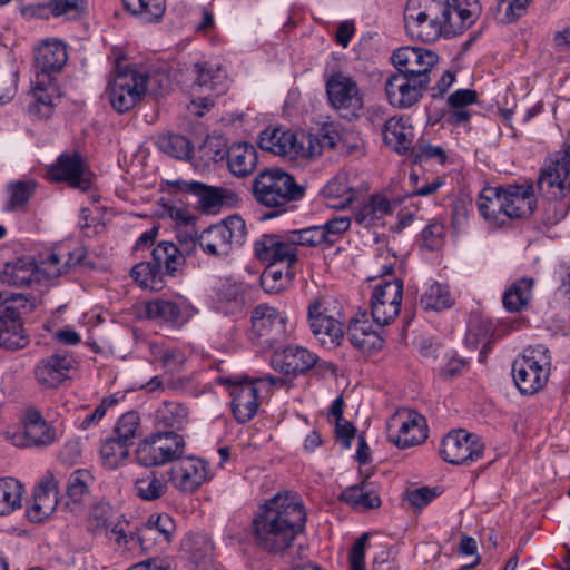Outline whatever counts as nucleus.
I'll list each match as a JSON object with an SVG mask.
<instances>
[{"mask_svg": "<svg viewBox=\"0 0 570 570\" xmlns=\"http://www.w3.org/2000/svg\"><path fill=\"white\" fill-rule=\"evenodd\" d=\"M306 511L296 493H277L262 504L253 519L255 544L269 553H283L305 530Z\"/></svg>", "mask_w": 570, "mask_h": 570, "instance_id": "obj_1", "label": "nucleus"}, {"mask_svg": "<svg viewBox=\"0 0 570 570\" xmlns=\"http://www.w3.org/2000/svg\"><path fill=\"white\" fill-rule=\"evenodd\" d=\"M537 187L544 198L541 220L547 227L554 226L570 209V145L549 159L541 169Z\"/></svg>", "mask_w": 570, "mask_h": 570, "instance_id": "obj_2", "label": "nucleus"}, {"mask_svg": "<svg viewBox=\"0 0 570 570\" xmlns=\"http://www.w3.org/2000/svg\"><path fill=\"white\" fill-rule=\"evenodd\" d=\"M537 206L533 186L529 184L484 188L478 200V209L487 220L502 226L507 219L527 218Z\"/></svg>", "mask_w": 570, "mask_h": 570, "instance_id": "obj_3", "label": "nucleus"}, {"mask_svg": "<svg viewBox=\"0 0 570 570\" xmlns=\"http://www.w3.org/2000/svg\"><path fill=\"white\" fill-rule=\"evenodd\" d=\"M252 193L259 205L272 209L263 218L272 219L294 209L293 203L305 197L306 186L296 183L292 174L279 167H267L254 178Z\"/></svg>", "mask_w": 570, "mask_h": 570, "instance_id": "obj_4", "label": "nucleus"}, {"mask_svg": "<svg viewBox=\"0 0 570 570\" xmlns=\"http://www.w3.org/2000/svg\"><path fill=\"white\" fill-rule=\"evenodd\" d=\"M185 255L171 242H160L151 252V259L136 264L130 276L144 288L159 291L165 277H176L185 265Z\"/></svg>", "mask_w": 570, "mask_h": 570, "instance_id": "obj_5", "label": "nucleus"}, {"mask_svg": "<svg viewBox=\"0 0 570 570\" xmlns=\"http://www.w3.org/2000/svg\"><path fill=\"white\" fill-rule=\"evenodd\" d=\"M550 370L549 350L542 344L529 346L512 363L514 384L522 395H533L547 385Z\"/></svg>", "mask_w": 570, "mask_h": 570, "instance_id": "obj_6", "label": "nucleus"}, {"mask_svg": "<svg viewBox=\"0 0 570 570\" xmlns=\"http://www.w3.org/2000/svg\"><path fill=\"white\" fill-rule=\"evenodd\" d=\"M35 306V298L30 301L23 293L0 292V346L20 350L29 344L18 309L21 307L30 313Z\"/></svg>", "mask_w": 570, "mask_h": 570, "instance_id": "obj_7", "label": "nucleus"}, {"mask_svg": "<svg viewBox=\"0 0 570 570\" xmlns=\"http://www.w3.org/2000/svg\"><path fill=\"white\" fill-rule=\"evenodd\" d=\"M167 185L174 196L194 199V207L203 214H216L222 207H233L239 200L238 195L230 189L198 180L176 179L167 181Z\"/></svg>", "mask_w": 570, "mask_h": 570, "instance_id": "obj_8", "label": "nucleus"}, {"mask_svg": "<svg viewBox=\"0 0 570 570\" xmlns=\"http://www.w3.org/2000/svg\"><path fill=\"white\" fill-rule=\"evenodd\" d=\"M247 234L245 220L230 215L218 224L205 228L198 237L199 247L207 254L225 257L234 246H242Z\"/></svg>", "mask_w": 570, "mask_h": 570, "instance_id": "obj_9", "label": "nucleus"}, {"mask_svg": "<svg viewBox=\"0 0 570 570\" xmlns=\"http://www.w3.org/2000/svg\"><path fill=\"white\" fill-rule=\"evenodd\" d=\"M184 450L183 435L159 429L138 444L136 458L140 465L151 468L180 459Z\"/></svg>", "mask_w": 570, "mask_h": 570, "instance_id": "obj_10", "label": "nucleus"}, {"mask_svg": "<svg viewBox=\"0 0 570 570\" xmlns=\"http://www.w3.org/2000/svg\"><path fill=\"white\" fill-rule=\"evenodd\" d=\"M148 76L129 67L118 72L108 83L107 95L112 108L118 114H124L134 108L145 96Z\"/></svg>", "mask_w": 570, "mask_h": 570, "instance_id": "obj_11", "label": "nucleus"}, {"mask_svg": "<svg viewBox=\"0 0 570 570\" xmlns=\"http://www.w3.org/2000/svg\"><path fill=\"white\" fill-rule=\"evenodd\" d=\"M46 179L51 183H66L69 187L87 191L92 186V173L78 151L62 153L46 169Z\"/></svg>", "mask_w": 570, "mask_h": 570, "instance_id": "obj_12", "label": "nucleus"}, {"mask_svg": "<svg viewBox=\"0 0 570 570\" xmlns=\"http://www.w3.org/2000/svg\"><path fill=\"white\" fill-rule=\"evenodd\" d=\"M425 78L419 79L403 71L395 70L385 80V94L391 106L409 109L416 105L429 88Z\"/></svg>", "mask_w": 570, "mask_h": 570, "instance_id": "obj_13", "label": "nucleus"}, {"mask_svg": "<svg viewBox=\"0 0 570 570\" xmlns=\"http://www.w3.org/2000/svg\"><path fill=\"white\" fill-rule=\"evenodd\" d=\"M403 298V281H383L375 285L371 296L373 321L381 326L390 324L400 313Z\"/></svg>", "mask_w": 570, "mask_h": 570, "instance_id": "obj_14", "label": "nucleus"}, {"mask_svg": "<svg viewBox=\"0 0 570 570\" xmlns=\"http://www.w3.org/2000/svg\"><path fill=\"white\" fill-rule=\"evenodd\" d=\"M68 60L66 45L58 39L42 41L35 51V73L38 86L51 83L56 80Z\"/></svg>", "mask_w": 570, "mask_h": 570, "instance_id": "obj_15", "label": "nucleus"}, {"mask_svg": "<svg viewBox=\"0 0 570 570\" xmlns=\"http://www.w3.org/2000/svg\"><path fill=\"white\" fill-rule=\"evenodd\" d=\"M391 61L395 70L424 79L431 82L430 72L439 62V56L433 50L421 47H401L393 51Z\"/></svg>", "mask_w": 570, "mask_h": 570, "instance_id": "obj_16", "label": "nucleus"}, {"mask_svg": "<svg viewBox=\"0 0 570 570\" xmlns=\"http://www.w3.org/2000/svg\"><path fill=\"white\" fill-rule=\"evenodd\" d=\"M325 90L330 105L336 110H346L355 116L363 107L356 81L341 71L326 79Z\"/></svg>", "mask_w": 570, "mask_h": 570, "instance_id": "obj_17", "label": "nucleus"}, {"mask_svg": "<svg viewBox=\"0 0 570 570\" xmlns=\"http://www.w3.org/2000/svg\"><path fill=\"white\" fill-rule=\"evenodd\" d=\"M413 14L416 21L445 20L463 24V7L461 0H407L404 16Z\"/></svg>", "mask_w": 570, "mask_h": 570, "instance_id": "obj_18", "label": "nucleus"}, {"mask_svg": "<svg viewBox=\"0 0 570 570\" xmlns=\"http://www.w3.org/2000/svg\"><path fill=\"white\" fill-rule=\"evenodd\" d=\"M289 230L283 234H264L254 244L255 256L265 263H297V248L289 240Z\"/></svg>", "mask_w": 570, "mask_h": 570, "instance_id": "obj_19", "label": "nucleus"}, {"mask_svg": "<svg viewBox=\"0 0 570 570\" xmlns=\"http://www.w3.org/2000/svg\"><path fill=\"white\" fill-rule=\"evenodd\" d=\"M225 383H228L232 387L230 395L232 411L236 421L240 424L250 421L258 410V390L252 381L244 379L234 380L232 377L225 379Z\"/></svg>", "mask_w": 570, "mask_h": 570, "instance_id": "obj_20", "label": "nucleus"}, {"mask_svg": "<svg viewBox=\"0 0 570 570\" xmlns=\"http://www.w3.org/2000/svg\"><path fill=\"white\" fill-rule=\"evenodd\" d=\"M250 322L252 334L257 338L266 337L265 343L268 344L278 341L285 333V316L266 304H259L253 309Z\"/></svg>", "mask_w": 570, "mask_h": 570, "instance_id": "obj_21", "label": "nucleus"}, {"mask_svg": "<svg viewBox=\"0 0 570 570\" xmlns=\"http://www.w3.org/2000/svg\"><path fill=\"white\" fill-rule=\"evenodd\" d=\"M42 277L46 278L45 267H39L36 261L29 256L6 263L0 274L1 283L13 287H26L33 283H40Z\"/></svg>", "mask_w": 570, "mask_h": 570, "instance_id": "obj_22", "label": "nucleus"}, {"mask_svg": "<svg viewBox=\"0 0 570 570\" xmlns=\"http://www.w3.org/2000/svg\"><path fill=\"white\" fill-rule=\"evenodd\" d=\"M227 158V166L230 173L237 177H247L250 175L258 163V154L254 145L248 142L233 144L226 151L217 149L210 158L218 161Z\"/></svg>", "mask_w": 570, "mask_h": 570, "instance_id": "obj_23", "label": "nucleus"}, {"mask_svg": "<svg viewBox=\"0 0 570 570\" xmlns=\"http://www.w3.org/2000/svg\"><path fill=\"white\" fill-rule=\"evenodd\" d=\"M176 532L175 520L167 513L150 514L145 524L137 530V538L144 550L155 544H169Z\"/></svg>", "mask_w": 570, "mask_h": 570, "instance_id": "obj_24", "label": "nucleus"}, {"mask_svg": "<svg viewBox=\"0 0 570 570\" xmlns=\"http://www.w3.org/2000/svg\"><path fill=\"white\" fill-rule=\"evenodd\" d=\"M316 363L317 356L301 346H286L272 356L273 367L285 375L304 374Z\"/></svg>", "mask_w": 570, "mask_h": 570, "instance_id": "obj_25", "label": "nucleus"}, {"mask_svg": "<svg viewBox=\"0 0 570 570\" xmlns=\"http://www.w3.org/2000/svg\"><path fill=\"white\" fill-rule=\"evenodd\" d=\"M404 26L406 33L411 38H416L423 42H433L438 40L442 35L451 37L461 35L463 32V24L456 22H445V20H424L422 22L416 21L412 13L404 16Z\"/></svg>", "mask_w": 570, "mask_h": 570, "instance_id": "obj_26", "label": "nucleus"}, {"mask_svg": "<svg viewBox=\"0 0 570 570\" xmlns=\"http://www.w3.org/2000/svg\"><path fill=\"white\" fill-rule=\"evenodd\" d=\"M86 257L87 250L82 246L76 247L73 250H65L62 247L52 250L42 261L46 278H57L78 266L94 268L95 264L87 262Z\"/></svg>", "mask_w": 570, "mask_h": 570, "instance_id": "obj_27", "label": "nucleus"}, {"mask_svg": "<svg viewBox=\"0 0 570 570\" xmlns=\"http://www.w3.org/2000/svg\"><path fill=\"white\" fill-rule=\"evenodd\" d=\"M168 474L176 488L183 492L195 491L210 478L207 462L193 456L183 460L179 466L171 469Z\"/></svg>", "mask_w": 570, "mask_h": 570, "instance_id": "obj_28", "label": "nucleus"}, {"mask_svg": "<svg viewBox=\"0 0 570 570\" xmlns=\"http://www.w3.org/2000/svg\"><path fill=\"white\" fill-rule=\"evenodd\" d=\"M72 367V357L66 352H57L37 364L35 375L41 385L57 387L68 379L67 374Z\"/></svg>", "mask_w": 570, "mask_h": 570, "instance_id": "obj_29", "label": "nucleus"}, {"mask_svg": "<svg viewBox=\"0 0 570 570\" xmlns=\"http://www.w3.org/2000/svg\"><path fill=\"white\" fill-rule=\"evenodd\" d=\"M307 318L313 334L323 343L338 345L344 337L343 324L322 312L320 302L309 304Z\"/></svg>", "mask_w": 570, "mask_h": 570, "instance_id": "obj_30", "label": "nucleus"}, {"mask_svg": "<svg viewBox=\"0 0 570 570\" xmlns=\"http://www.w3.org/2000/svg\"><path fill=\"white\" fill-rule=\"evenodd\" d=\"M83 0H49L47 3L30 4L22 8L23 16L47 19L63 17L67 20L78 19L83 12Z\"/></svg>", "mask_w": 570, "mask_h": 570, "instance_id": "obj_31", "label": "nucleus"}, {"mask_svg": "<svg viewBox=\"0 0 570 570\" xmlns=\"http://www.w3.org/2000/svg\"><path fill=\"white\" fill-rule=\"evenodd\" d=\"M258 146L264 151L279 156L293 157L299 153L302 145L292 132L281 128H267L259 134Z\"/></svg>", "mask_w": 570, "mask_h": 570, "instance_id": "obj_32", "label": "nucleus"}, {"mask_svg": "<svg viewBox=\"0 0 570 570\" xmlns=\"http://www.w3.org/2000/svg\"><path fill=\"white\" fill-rule=\"evenodd\" d=\"M191 72L195 75L194 90L199 88L209 91L213 96H220L226 92L228 81L220 67L209 62H197L194 63Z\"/></svg>", "mask_w": 570, "mask_h": 570, "instance_id": "obj_33", "label": "nucleus"}, {"mask_svg": "<svg viewBox=\"0 0 570 570\" xmlns=\"http://www.w3.org/2000/svg\"><path fill=\"white\" fill-rule=\"evenodd\" d=\"M428 438L425 419L416 412L410 413L401 423L396 434H389V440L400 449H407L423 443Z\"/></svg>", "mask_w": 570, "mask_h": 570, "instance_id": "obj_34", "label": "nucleus"}, {"mask_svg": "<svg viewBox=\"0 0 570 570\" xmlns=\"http://www.w3.org/2000/svg\"><path fill=\"white\" fill-rule=\"evenodd\" d=\"M392 205L387 197L381 194H373L368 200L363 203L354 212L355 222L365 227L371 228L381 224L383 218L392 214Z\"/></svg>", "mask_w": 570, "mask_h": 570, "instance_id": "obj_35", "label": "nucleus"}, {"mask_svg": "<svg viewBox=\"0 0 570 570\" xmlns=\"http://www.w3.org/2000/svg\"><path fill=\"white\" fill-rule=\"evenodd\" d=\"M338 500L353 508H363L366 510L376 509L382 504L375 485L367 479L361 481L358 484L345 488L340 493Z\"/></svg>", "mask_w": 570, "mask_h": 570, "instance_id": "obj_36", "label": "nucleus"}, {"mask_svg": "<svg viewBox=\"0 0 570 570\" xmlns=\"http://www.w3.org/2000/svg\"><path fill=\"white\" fill-rule=\"evenodd\" d=\"M383 141L400 155L412 149V127L406 126L402 118L391 117L383 127Z\"/></svg>", "mask_w": 570, "mask_h": 570, "instance_id": "obj_37", "label": "nucleus"}, {"mask_svg": "<svg viewBox=\"0 0 570 570\" xmlns=\"http://www.w3.org/2000/svg\"><path fill=\"white\" fill-rule=\"evenodd\" d=\"M347 335L351 344L363 352L380 351L384 345V338L371 330L367 321L353 320Z\"/></svg>", "mask_w": 570, "mask_h": 570, "instance_id": "obj_38", "label": "nucleus"}, {"mask_svg": "<svg viewBox=\"0 0 570 570\" xmlns=\"http://www.w3.org/2000/svg\"><path fill=\"white\" fill-rule=\"evenodd\" d=\"M188 422V409L177 402H164L156 411L158 430L181 431Z\"/></svg>", "mask_w": 570, "mask_h": 570, "instance_id": "obj_39", "label": "nucleus"}, {"mask_svg": "<svg viewBox=\"0 0 570 570\" xmlns=\"http://www.w3.org/2000/svg\"><path fill=\"white\" fill-rule=\"evenodd\" d=\"M533 281L521 278L514 282L503 294L502 304L508 312L518 313L527 307L532 298Z\"/></svg>", "mask_w": 570, "mask_h": 570, "instance_id": "obj_40", "label": "nucleus"}, {"mask_svg": "<svg viewBox=\"0 0 570 570\" xmlns=\"http://www.w3.org/2000/svg\"><path fill=\"white\" fill-rule=\"evenodd\" d=\"M136 495L142 501H155L161 498L168 490L166 475L149 472L136 480L134 484Z\"/></svg>", "mask_w": 570, "mask_h": 570, "instance_id": "obj_41", "label": "nucleus"}, {"mask_svg": "<svg viewBox=\"0 0 570 570\" xmlns=\"http://www.w3.org/2000/svg\"><path fill=\"white\" fill-rule=\"evenodd\" d=\"M24 435L33 445H47L53 441L50 426L36 410H28L26 413Z\"/></svg>", "mask_w": 570, "mask_h": 570, "instance_id": "obj_42", "label": "nucleus"}, {"mask_svg": "<svg viewBox=\"0 0 570 570\" xmlns=\"http://www.w3.org/2000/svg\"><path fill=\"white\" fill-rule=\"evenodd\" d=\"M419 304L424 311L441 312L452 306L453 298L446 285L431 281L426 284Z\"/></svg>", "mask_w": 570, "mask_h": 570, "instance_id": "obj_43", "label": "nucleus"}, {"mask_svg": "<svg viewBox=\"0 0 570 570\" xmlns=\"http://www.w3.org/2000/svg\"><path fill=\"white\" fill-rule=\"evenodd\" d=\"M268 266L261 275V286L266 293H279L289 284L295 275L294 265L286 264L283 271L279 263H267Z\"/></svg>", "mask_w": 570, "mask_h": 570, "instance_id": "obj_44", "label": "nucleus"}, {"mask_svg": "<svg viewBox=\"0 0 570 570\" xmlns=\"http://www.w3.org/2000/svg\"><path fill=\"white\" fill-rule=\"evenodd\" d=\"M156 145L161 153L179 160H189L194 151L191 141L179 134L160 135Z\"/></svg>", "mask_w": 570, "mask_h": 570, "instance_id": "obj_45", "label": "nucleus"}, {"mask_svg": "<svg viewBox=\"0 0 570 570\" xmlns=\"http://www.w3.org/2000/svg\"><path fill=\"white\" fill-rule=\"evenodd\" d=\"M23 484L14 478L0 479V515H7L21 507Z\"/></svg>", "mask_w": 570, "mask_h": 570, "instance_id": "obj_46", "label": "nucleus"}, {"mask_svg": "<svg viewBox=\"0 0 570 570\" xmlns=\"http://www.w3.org/2000/svg\"><path fill=\"white\" fill-rule=\"evenodd\" d=\"M124 7L142 22H156L165 13V0H122Z\"/></svg>", "mask_w": 570, "mask_h": 570, "instance_id": "obj_47", "label": "nucleus"}, {"mask_svg": "<svg viewBox=\"0 0 570 570\" xmlns=\"http://www.w3.org/2000/svg\"><path fill=\"white\" fill-rule=\"evenodd\" d=\"M33 499L42 504L45 512H53L59 500V484L52 473H48L33 492Z\"/></svg>", "mask_w": 570, "mask_h": 570, "instance_id": "obj_48", "label": "nucleus"}, {"mask_svg": "<svg viewBox=\"0 0 570 570\" xmlns=\"http://www.w3.org/2000/svg\"><path fill=\"white\" fill-rule=\"evenodd\" d=\"M463 429H455L450 431L441 442L440 455L441 458L451 464L461 465L463 464Z\"/></svg>", "mask_w": 570, "mask_h": 570, "instance_id": "obj_49", "label": "nucleus"}, {"mask_svg": "<svg viewBox=\"0 0 570 570\" xmlns=\"http://www.w3.org/2000/svg\"><path fill=\"white\" fill-rule=\"evenodd\" d=\"M92 476L88 470L78 469L73 471L67 481L66 495L73 503L83 502L89 494Z\"/></svg>", "mask_w": 570, "mask_h": 570, "instance_id": "obj_50", "label": "nucleus"}, {"mask_svg": "<svg viewBox=\"0 0 570 570\" xmlns=\"http://www.w3.org/2000/svg\"><path fill=\"white\" fill-rule=\"evenodd\" d=\"M140 417L138 412L129 411L122 414L114 429V435L120 443L127 448L134 443V439L137 436L139 429Z\"/></svg>", "mask_w": 570, "mask_h": 570, "instance_id": "obj_51", "label": "nucleus"}, {"mask_svg": "<svg viewBox=\"0 0 570 570\" xmlns=\"http://www.w3.org/2000/svg\"><path fill=\"white\" fill-rule=\"evenodd\" d=\"M287 240L294 244L295 248H297V246L326 247V239L322 225L289 230V238H287Z\"/></svg>", "mask_w": 570, "mask_h": 570, "instance_id": "obj_52", "label": "nucleus"}, {"mask_svg": "<svg viewBox=\"0 0 570 570\" xmlns=\"http://www.w3.org/2000/svg\"><path fill=\"white\" fill-rule=\"evenodd\" d=\"M146 316L150 320L176 322L180 317V307L171 301L157 299L146 304Z\"/></svg>", "mask_w": 570, "mask_h": 570, "instance_id": "obj_53", "label": "nucleus"}, {"mask_svg": "<svg viewBox=\"0 0 570 570\" xmlns=\"http://www.w3.org/2000/svg\"><path fill=\"white\" fill-rule=\"evenodd\" d=\"M37 181L33 179L21 180L9 185L10 198L6 205V210H14L26 205L37 188Z\"/></svg>", "mask_w": 570, "mask_h": 570, "instance_id": "obj_54", "label": "nucleus"}, {"mask_svg": "<svg viewBox=\"0 0 570 570\" xmlns=\"http://www.w3.org/2000/svg\"><path fill=\"white\" fill-rule=\"evenodd\" d=\"M493 327L491 321L479 315H471L469 321V340L468 344L478 347L479 344L490 340Z\"/></svg>", "mask_w": 570, "mask_h": 570, "instance_id": "obj_55", "label": "nucleus"}, {"mask_svg": "<svg viewBox=\"0 0 570 570\" xmlns=\"http://www.w3.org/2000/svg\"><path fill=\"white\" fill-rule=\"evenodd\" d=\"M185 549L188 551L190 560L198 564L212 556L213 544L207 534L196 533L185 543Z\"/></svg>", "mask_w": 570, "mask_h": 570, "instance_id": "obj_56", "label": "nucleus"}, {"mask_svg": "<svg viewBox=\"0 0 570 570\" xmlns=\"http://www.w3.org/2000/svg\"><path fill=\"white\" fill-rule=\"evenodd\" d=\"M18 75L9 63L0 65V105L9 102L17 90Z\"/></svg>", "mask_w": 570, "mask_h": 570, "instance_id": "obj_57", "label": "nucleus"}, {"mask_svg": "<svg viewBox=\"0 0 570 570\" xmlns=\"http://www.w3.org/2000/svg\"><path fill=\"white\" fill-rule=\"evenodd\" d=\"M111 512L112 509L109 504H96L90 513L88 530L92 533H98L102 530H109L111 527Z\"/></svg>", "mask_w": 570, "mask_h": 570, "instance_id": "obj_58", "label": "nucleus"}, {"mask_svg": "<svg viewBox=\"0 0 570 570\" xmlns=\"http://www.w3.org/2000/svg\"><path fill=\"white\" fill-rule=\"evenodd\" d=\"M444 236V226L439 222H431L420 234V246L429 250L441 247Z\"/></svg>", "mask_w": 570, "mask_h": 570, "instance_id": "obj_59", "label": "nucleus"}, {"mask_svg": "<svg viewBox=\"0 0 570 570\" xmlns=\"http://www.w3.org/2000/svg\"><path fill=\"white\" fill-rule=\"evenodd\" d=\"M351 218L348 216H335L322 225L326 239V248L332 247L343 233L348 230Z\"/></svg>", "mask_w": 570, "mask_h": 570, "instance_id": "obj_60", "label": "nucleus"}, {"mask_svg": "<svg viewBox=\"0 0 570 570\" xmlns=\"http://www.w3.org/2000/svg\"><path fill=\"white\" fill-rule=\"evenodd\" d=\"M448 106L449 110L443 116L444 124L452 127L463 124V88L450 95Z\"/></svg>", "mask_w": 570, "mask_h": 570, "instance_id": "obj_61", "label": "nucleus"}, {"mask_svg": "<svg viewBox=\"0 0 570 570\" xmlns=\"http://www.w3.org/2000/svg\"><path fill=\"white\" fill-rule=\"evenodd\" d=\"M246 288L247 286L244 283H236L226 279L224 283H222L218 289L219 299L229 303H236L237 305H244Z\"/></svg>", "mask_w": 570, "mask_h": 570, "instance_id": "obj_62", "label": "nucleus"}, {"mask_svg": "<svg viewBox=\"0 0 570 570\" xmlns=\"http://www.w3.org/2000/svg\"><path fill=\"white\" fill-rule=\"evenodd\" d=\"M530 2L531 0H500L498 9L503 13V22L511 23L521 18Z\"/></svg>", "mask_w": 570, "mask_h": 570, "instance_id": "obj_63", "label": "nucleus"}, {"mask_svg": "<svg viewBox=\"0 0 570 570\" xmlns=\"http://www.w3.org/2000/svg\"><path fill=\"white\" fill-rule=\"evenodd\" d=\"M370 533H362L353 543L348 552V562L351 570H365V551Z\"/></svg>", "mask_w": 570, "mask_h": 570, "instance_id": "obj_64", "label": "nucleus"}]
</instances>
